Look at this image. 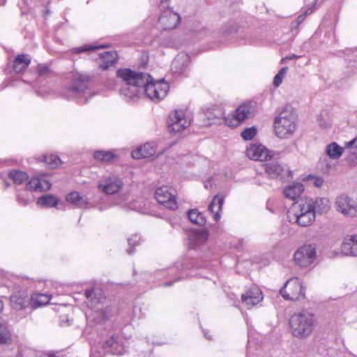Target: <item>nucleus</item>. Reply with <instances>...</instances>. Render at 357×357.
Listing matches in <instances>:
<instances>
[{"label": "nucleus", "mask_w": 357, "mask_h": 357, "mask_svg": "<svg viewBox=\"0 0 357 357\" xmlns=\"http://www.w3.org/2000/svg\"><path fill=\"white\" fill-rule=\"evenodd\" d=\"M84 295L89 300L88 305L95 312L93 319L97 324L109 321L116 314V307L104 296L101 289H86Z\"/></svg>", "instance_id": "f257e3e1"}, {"label": "nucleus", "mask_w": 357, "mask_h": 357, "mask_svg": "<svg viewBox=\"0 0 357 357\" xmlns=\"http://www.w3.org/2000/svg\"><path fill=\"white\" fill-rule=\"evenodd\" d=\"M116 75L123 79V84L120 89V94L128 100L134 101L142 91L144 84L142 73H137L129 68L119 69Z\"/></svg>", "instance_id": "f03ea898"}, {"label": "nucleus", "mask_w": 357, "mask_h": 357, "mask_svg": "<svg viewBox=\"0 0 357 357\" xmlns=\"http://www.w3.org/2000/svg\"><path fill=\"white\" fill-rule=\"evenodd\" d=\"M315 324L314 314L307 310L294 312L289 319L292 335L299 339L310 336L315 327Z\"/></svg>", "instance_id": "7ed1b4c3"}, {"label": "nucleus", "mask_w": 357, "mask_h": 357, "mask_svg": "<svg viewBox=\"0 0 357 357\" xmlns=\"http://www.w3.org/2000/svg\"><path fill=\"white\" fill-rule=\"evenodd\" d=\"M88 83L87 77L75 74L73 76L72 83L66 87L62 95L67 99H77L80 104L86 103L89 98L92 96Z\"/></svg>", "instance_id": "20e7f679"}, {"label": "nucleus", "mask_w": 357, "mask_h": 357, "mask_svg": "<svg viewBox=\"0 0 357 357\" xmlns=\"http://www.w3.org/2000/svg\"><path fill=\"white\" fill-rule=\"evenodd\" d=\"M144 84H142L143 91L147 97L153 101H159L163 99L167 94L169 84L165 80L160 79L153 82L152 77L145 73H142Z\"/></svg>", "instance_id": "39448f33"}, {"label": "nucleus", "mask_w": 357, "mask_h": 357, "mask_svg": "<svg viewBox=\"0 0 357 357\" xmlns=\"http://www.w3.org/2000/svg\"><path fill=\"white\" fill-rule=\"evenodd\" d=\"M296 119L295 113H280L274 121L275 135L280 138H287L292 135L296 128Z\"/></svg>", "instance_id": "423d86ee"}, {"label": "nucleus", "mask_w": 357, "mask_h": 357, "mask_svg": "<svg viewBox=\"0 0 357 357\" xmlns=\"http://www.w3.org/2000/svg\"><path fill=\"white\" fill-rule=\"evenodd\" d=\"M305 288L298 278L288 280L280 290L281 296L289 301H298L305 298Z\"/></svg>", "instance_id": "0eeeda50"}, {"label": "nucleus", "mask_w": 357, "mask_h": 357, "mask_svg": "<svg viewBox=\"0 0 357 357\" xmlns=\"http://www.w3.org/2000/svg\"><path fill=\"white\" fill-rule=\"evenodd\" d=\"M316 249L314 244H305L298 248L294 255L296 264L301 267L310 266L315 259Z\"/></svg>", "instance_id": "6e6552de"}, {"label": "nucleus", "mask_w": 357, "mask_h": 357, "mask_svg": "<svg viewBox=\"0 0 357 357\" xmlns=\"http://www.w3.org/2000/svg\"><path fill=\"white\" fill-rule=\"evenodd\" d=\"M176 191L168 186H162L156 189L155 198L158 203L170 210H176L178 204L176 199Z\"/></svg>", "instance_id": "1a4fd4ad"}, {"label": "nucleus", "mask_w": 357, "mask_h": 357, "mask_svg": "<svg viewBox=\"0 0 357 357\" xmlns=\"http://www.w3.org/2000/svg\"><path fill=\"white\" fill-rule=\"evenodd\" d=\"M185 113H170L167 119V129L169 132L177 133L186 128L191 123V119Z\"/></svg>", "instance_id": "9d476101"}, {"label": "nucleus", "mask_w": 357, "mask_h": 357, "mask_svg": "<svg viewBox=\"0 0 357 357\" xmlns=\"http://www.w3.org/2000/svg\"><path fill=\"white\" fill-rule=\"evenodd\" d=\"M337 210L346 216L357 215V204L356 202L347 196L338 197L335 202Z\"/></svg>", "instance_id": "9b49d317"}, {"label": "nucleus", "mask_w": 357, "mask_h": 357, "mask_svg": "<svg viewBox=\"0 0 357 357\" xmlns=\"http://www.w3.org/2000/svg\"><path fill=\"white\" fill-rule=\"evenodd\" d=\"M180 21V15L172 10H164L158 19L159 24L164 30L174 29Z\"/></svg>", "instance_id": "f8f14e48"}, {"label": "nucleus", "mask_w": 357, "mask_h": 357, "mask_svg": "<svg viewBox=\"0 0 357 357\" xmlns=\"http://www.w3.org/2000/svg\"><path fill=\"white\" fill-rule=\"evenodd\" d=\"M271 151L262 144H250L246 149L247 156L253 160L264 161L272 158Z\"/></svg>", "instance_id": "ddd939ff"}, {"label": "nucleus", "mask_w": 357, "mask_h": 357, "mask_svg": "<svg viewBox=\"0 0 357 357\" xmlns=\"http://www.w3.org/2000/svg\"><path fill=\"white\" fill-rule=\"evenodd\" d=\"M10 305L13 309L19 311L31 306V298H29L24 291H17L10 296Z\"/></svg>", "instance_id": "4468645a"}, {"label": "nucleus", "mask_w": 357, "mask_h": 357, "mask_svg": "<svg viewBox=\"0 0 357 357\" xmlns=\"http://www.w3.org/2000/svg\"><path fill=\"white\" fill-rule=\"evenodd\" d=\"M263 299L262 292L257 287H252L241 296V300L248 309L257 305Z\"/></svg>", "instance_id": "2eb2a0df"}, {"label": "nucleus", "mask_w": 357, "mask_h": 357, "mask_svg": "<svg viewBox=\"0 0 357 357\" xmlns=\"http://www.w3.org/2000/svg\"><path fill=\"white\" fill-rule=\"evenodd\" d=\"M118 61L117 52L115 51H107L99 54L96 59L98 68L102 70H107L110 66H114Z\"/></svg>", "instance_id": "dca6fc26"}, {"label": "nucleus", "mask_w": 357, "mask_h": 357, "mask_svg": "<svg viewBox=\"0 0 357 357\" xmlns=\"http://www.w3.org/2000/svg\"><path fill=\"white\" fill-rule=\"evenodd\" d=\"M123 185L121 180L116 177H108L105 178L102 183L99 184V188H101L105 194L113 195L118 192Z\"/></svg>", "instance_id": "f3484780"}, {"label": "nucleus", "mask_w": 357, "mask_h": 357, "mask_svg": "<svg viewBox=\"0 0 357 357\" xmlns=\"http://www.w3.org/2000/svg\"><path fill=\"white\" fill-rule=\"evenodd\" d=\"M119 336L115 333L109 334V338L102 342L101 347L107 353L114 355L121 354V349L119 342Z\"/></svg>", "instance_id": "a211bd4d"}, {"label": "nucleus", "mask_w": 357, "mask_h": 357, "mask_svg": "<svg viewBox=\"0 0 357 357\" xmlns=\"http://www.w3.org/2000/svg\"><path fill=\"white\" fill-rule=\"evenodd\" d=\"M222 121L229 127H236L250 117V113H218Z\"/></svg>", "instance_id": "6ab92c4d"}, {"label": "nucleus", "mask_w": 357, "mask_h": 357, "mask_svg": "<svg viewBox=\"0 0 357 357\" xmlns=\"http://www.w3.org/2000/svg\"><path fill=\"white\" fill-rule=\"evenodd\" d=\"M190 62V56L184 52L179 53L172 63V70L174 73L182 74Z\"/></svg>", "instance_id": "aec40b11"}, {"label": "nucleus", "mask_w": 357, "mask_h": 357, "mask_svg": "<svg viewBox=\"0 0 357 357\" xmlns=\"http://www.w3.org/2000/svg\"><path fill=\"white\" fill-rule=\"evenodd\" d=\"M341 250L346 256L357 257V234L345 238L342 243Z\"/></svg>", "instance_id": "412c9836"}, {"label": "nucleus", "mask_w": 357, "mask_h": 357, "mask_svg": "<svg viewBox=\"0 0 357 357\" xmlns=\"http://www.w3.org/2000/svg\"><path fill=\"white\" fill-rule=\"evenodd\" d=\"M155 146L153 144L147 142L143 146H139L132 151V157L134 159L139 160L142 158H149L155 155Z\"/></svg>", "instance_id": "4be33fe9"}, {"label": "nucleus", "mask_w": 357, "mask_h": 357, "mask_svg": "<svg viewBox=\"0 0 357 357\" xmlns=\"http://www.w3.org/2000/svg\"><path fill=\"white\" fill-rule=\"evenodd\" d=\"M208 238V231L206 229H200L192 231L189 236L190 246L195 249L199 245L205 243Z\"/></svg>", "instance_id": "5701e85b"}, {"label": "nucleus", "mask_w": 357, "mask_h": 357, "mask_svg": "<svg viewBox=\"0 0 357 357\" xmlns=\"http://www.w3.org/2000/svg\"><path fill=\"white\" fill-rule=\"evenodd\" d=\"M30 63L31 58L29 55L17 54L13 61V69L16 73H20L29 66Z\"/></svg>", "instance_id": "b1692460"}, {"label": "nucleus", "mask_w": 357, "mask_h": 357, "mask_svg": "<svg viewBox=\"0 0 357 357\" xmlns=\"http://www.w3.org/2000/svg\"><path fill=\"white\" fill-rule=\"evenodd\" d=\"M224 199L223 196L215 195L208 205V209L211 213H214L213 218L215 221H218L220 218V211H222Z\"/></svg>", "instance_id": "393cba45"}, {"label": "nucleus", "mask_w": 357, "mask_h": 357, "mask_svg": "<svg viewBox=\"0 0 357 357\" xmlns=\"http://www.w3.org/2000/svg\"><path fill=\"white\" fill-rule=\"evenodd\" d=\"M311 206L313 208L314 213L322 214L326 213L329 208V201L326 198L317 197L315 199L310 198Z\"/></svg>", "instance_id": "a878e982"}, {"label": "nucleus", "mask_w": 357, "mask_h": 357, "mask_svg": "<svg viewBox=\"0 0 357 357\" xmlns=\"http://www.w3.org/2000/svg\"><path fill=\"white\" fill-rule=\"evenodd\" d=\"M304 190V186L301 183H294L284 189V195L287 198L294 200L299 197Z\"/></svg>", "instance_id": "bb28decb"}, {"label": "nucleus", "mask_w": 357, "mask_h": 357, "mask_svg": "<svg viewBox=\"0 0 357 357\" xmlns=\"http://www.w3.org/2000/svg\"><path fill=\"white\" fill-rule=\"evenodd\" d=\"M262 168L268 176L273 178H278L284 171L283 167L278 162H266Z\"/></svg>", "instance_id": "cd10ccee"}, {"label": "nucleus", "mask_w": 357, "mask_h": 357, "mask_svg": "<svg viewBox=\"0 0 357 357\" xmlns=\"http://www.w3.org/2000/svg\"><path fill=\"white\" fill-rule=\"evenodd\" d=\"M296 222L301 227H307L310 225L314 220L316 215L313 211H307L304 213H294Z\"/></svg>", "instance_id": "c85d7f7f"}, {"label": "nucleus", "mask_w": 357, "mask_h": 357, "mask_svg": "<svg viewBox=\"0 0 357 357\" xmlns=\"http://www.w3.org/2000/svg\"><path fill=\"white\" fill-rule=\"evenodd\" d=\"M346 149H349L350 155L348 157V162L353 166L357 165V137L344 144Z\"/></svg>", "instance_id": "c756f323"}, {"label": "nucleus", "mask_w": 357, "mask_h": 357, "mask_svg": "<svg viewBox=\"0 0 357 357\" xmlns=\"http://www.w3.org/2000/svg\"><path fill=\"white\" fill-rule=\"evenodd\" d=\"M8 176L13 181L14 184L18 185L24 183L29 178V175L26 172L19 169L10 170L8 174Z\"/></svg>", "instance_id": "7c9ffc66"}, {"label": "nucleus", "mask_w": 357, "mask_h": 357, "mask_svg": "<svg viewBox=\"0 0 357 357\" xmlns=\"http://www.w3.org/2000/svg\"><path fill=\"white\" fill-rule=\"evenodd\" d=\"M93 158L100 162H111L117 159L118 155L109 151L98 150L93 153Z\"/></svg>", "instance_id": "2f4dec72"}, {"label": "nucleus", "mask_w": 357, "mask_h": 357, "mask_svg": "<svg viewBox=\"0 0 357 357\" xmlns=\"http://www.w3.org/2000/svg\"><path fill=\"white\" fill-rule=\"evenodd\" d=\"M187 214L190 221L195 225L202 226L206 222V219L204 214L200 213L197 208L190 209Z\"/></svg>", "instance_id": "473e14b6"}, {"label": "nucleus", "mask_w": 357, "mask_h": 357, "mask_svg": "<svg viewBox=\"0 0 357 357\" xmlns=\"http://www.w3.org/2000/svg\"><path fill=\"white\" fill-rule=\"evenodd\" d=\"M58 203L59 199L52 194L43 195L39 197L37 201L38 205L46 208L55 207L57 206Z\"/></svg>", "instance_id": "72a5a7b5"}, {"label": "nucleus", "mask_w": 357, "mask_h": 357, "mask_svg": "<svg viewBox=\"0 0 357 357\" xmlns=\"http://www.w3.org/2000/svg\"><path fill=\"white\" fill-rule=\"evenodd\" d=\"M344 148L336 142H332L326 146V153L331 159H339L343 153Z\"/></svg>", "instance_id": "f704fd0d"}, {"label": "nucleus", "mask_w": 357, "mask_h": 357, "mask_svg": "<svg viewBox=\"0 0 357 357\" xmlns=\"http://www.w3.org/2000/svg\"><path fill=\"white\" fill-rule=\"evenodd\" d=\"M50 301V297L46 294H38L36 297H31V308L36 309L39 307L47 304Z\"/></svg>", "instance_id": "c9c22d12"}, {"label": "nucleus", "mask_w": 357, "mask_h": 357, "mask_svg": "<svg viewBox=\"0 0 357 357\" xmlns=\"http://www.w3.org/2000/svg\"><path fill=\"white\" fill-rule=\"evenodd\" d=\"M298 208L295 213H304L308 211H313V208L311 206L310 198H306L305 201L296 203L293 208V210Z\"/></svg>", "instance_id": "e433bc0d"}, {"label": "nucleus", "mask_w": 357, "mask_h": 357, "mask_svg": "<svg viewBox=\"0 0 357 357\" xmlns=\"http://www.w3.org/2000/svg\"><path fill=\"white\" fill-rule=\"evenodd\" d=\"M140 236L137 234H133L128 238V243L129 248L126 249L128 255H132L135 253V248L140 244Z\"/></svg>", "instance_id": "4c0bfd02"}, {"label": "nucleus", "mask_w": 357, "mask_h": 357, "mask_svg": "<svg viewBox=\"0 0 357 357\" xmlns=\"http://www.w3.org/2000/svg\"><path fill=\"white\" fill-rule=\"evenodd\" d=\"M43 160L50 168H56L61 164L60 158L55 155L50 154L43 156Z\"/></svg>", "instance_id": "58836bf2"}, {"label": "nucleus", "mask_w": 357, "mask_h": 357, "mask_svg": "<svg viewBox=\"0 0 357 357\" xmlns=\"http://www.w3.org/2000/svg\"><path fill=\"white\" fill-rule=\"evenodd\" d=\"M256 102L252 100L245 101L239 105L233 112H254L255 109Z\"/></svg>", "instance_id": "ea45409f"}, {"label": "nucleus", "mask_w": 357, "mask_h": 357, "mask_svg": "<svg viewBox=\"0 0 357 357\" xmlns=\"http://www.w3.org/2000/svg\"><path fill=\"white\" fill-rule=\"evenodd\" d=\"M41 180L37 178H32L26 184V189L33 191H41Z\"/></svg>", "instance_id": "a19ab883"}, {"label": "nucleus", "mask_w": 357, "mask_h": 357, "mask_svg": "<svg viewBox=\"0 0 357 357\" xmlns=\"http://www.w3.org/2000/svg\"><path fill=\"white\" fill-rule=\"evenodd\" d=\"M257 130L255 126L247 128L242 131L241 135L245 140H252L257 135Z\"/></svg>", "instance_id": "79ce46f5"}, {"label": "nucleus", "mask_w": 357, "mask_h": 357, "mask_svg": "<svg viewBox=\"0 0 357 357\" xmlns=\"http://www.w3.org/2000/svg\"><path fill=\"white\" fill-rule=\"evenodd\" d=\"M10 340V333L7 327L0 324V344H6Z\"/></svg>", "instance_id": "37998d69"}, {"label": "nucleus", "mask_w": 357, "mask_h": 357, "mask_svg": "<svg viewBox=\"0 0 357 357\" xmlns=\"http://www.w3.org/2000/svg\"><path fill=\"white\" fill-rule=\"evenodd\" d=\"M238 25L234 22H229L225 25V27L222 30L223 35H230L233 33H235L238 30Z\"/></svg>", "instance_id": "c03bdc74"}, {"label": "nucleus", "mask_w": 357, "mask_h": 357, "mask_svg": "<svg viewBox=\"0 0 357 357\" xmlns=\"http://www.w3.org/2000/svg\"><path fill=\"white\" fill-rule=\"evenodd\" d=\"M99 47L98 46H93V45H83L81 47H75L72 50V52L73 54H80L82 52H85L87 51H93L95 50L98 49Z\"/></svg>", "instance_id": "a18cd8bd"}, {"label": "nucleus", "mask_w": 357, "mask_h": 357, "mask_svg": "<svg viewBox=\"0 0 357 357\" xmlns=\"http://www.w3.org/2000/svg\"><path fill=\"white\" fill-rule=\"evenodd\" d=\"M81 197L77 192H71L66 195V199L68 202L71 203L75 206L79 200L81 199Z\"/></svg>", "instance_id": "49530a36"}, {"label": "nucleus", "mask_w": 357, "mask_h": 357, "mask_svg": "<svg viewBox=\"0 0 357 357\" xmlns=\"http://www.w3.org/2000/svg\"><path fill=\"white\" fill-rule=\"evenodd\" d=\"M317 121L321 128H326L331 124L330 119L328 117L324 116L322 114L319 115Z\"/></svg>", "instance_id": "de8ad7c7"}, {"label": "nucleus", "mask_w": 357, "mask_h": 357, "mask_svg": "<svg viewBox=\"0 0 357 357\" xmlns=\"http://www.w3.org/2000/svg\"><path fill=\"white\" fill-rule=\"evenodd\" d=\"M169 1H170V0H162L160 1L158 7H159V9H160L161 13H162L164 12V10H172L169 8Z\"/></svg>", "instance_id": "09e8293b"}, {"label": "nucleus", "mask_w": 357, "mask_h": 357, "mask_svg": "<svg viewBox=\"0 0 357 357\" xmlns=\"http://www.w3.org/2000/svg\"><path fill=\"white\" fill-rule=\"evenodd\" d=\"M284 75H283L282 74V73H280L278 72L274 77L273 78V85L275 86V87H278L282 82V79H283V77H284Z\"/></svg>", "instance_id": "8fccbe9b"}, {"label": "nucleus", "mask_w": 357, "mask_h": 357, "mask_svg": "<svg viewBox=\"0 0 357 357\" xmlns=\"http://www.w3.org/2000/svg\"><path fill=\"white\" fill-rule=\"evenodd\" d=\"M50 71V68L45 65H38L37 68V72L39 75L43 76L47 74Z\"/></svg>", "instance_id": "3c124183"}, {"label": "nucleus", "mask_w": 357, "mask_h": 357, "mask_svg": "<svg viewBox=\"0 0 357 357\" xmlns=\"http://www.w3.org/2000/svg\"><path fill=\"white\" fill-rule=\"evenodd\" d=\"M24 192H26V190L22 192L21 194H17V202L22 205H26L29 203L28 199L26 198L25 195H24Z\"/></svg>", "instance_id": "603ef678"}, {"label": "nucleus", "mask_w": 357, "mask_h": 357, "mask_svg": "<svg viewBox=\"0 0 357 357\" xmlns=\"http://www.w3.org/2000/svg\"><path fill=\"white\" fill-rule=\"evenodd\" d=\"M89 204L87 198L81 197V199L79 200L77 204L75 206L78 208H85Z\"/></svg>", "instance_id": "864d4df0"}, {"label": "nucleus", "mask_w": 357, "mask_h": 357, "mask_svg": "<svg viewBox=\"0 0 357 357\" xmlns=\"http://www.w3.org/2000/svg\"><path fill=\"white\" fill-rule=\"evenodd\" d=\"M41 180V191L48 190L51 188L52 184L50 181L45 180V179H40Z\"/></svg>", "instance_id": "5fc2aeb1"}, {"label": "nucleus", "mask_w": 357, "mask_h": 357, "mask_svg": "<svg viewBox=\"0 0 357 357\" xmlns=\"http://www.w3.org/2000/svg\"><path fill=\"white\" fill-rule=\"evenodd\" d=\"M305 19V15H303V13L302 14H300L296 21H295V23H296V25H295V27H297Z\"/></svg>", "instance_id": "6e6d98bb"}, {"label": "nucleus", "mask_w": 357, "mask_h": 357, "mask_svg": "<svg viewBox=\"0 0 357 357\" xmlns=\"http://www.w3.org/2000/svg\"><path fill=\"white\" fill-rule=\"evenodd\" d=\"M324 184V179L321 177H317L314 181V185L316 187H321Z\"/></svg>", "instance_id": "4d7b16f0"}, {"label": "nucleus", "mask_w": 357, "mask_h": 357, "mask_svg": "<svg viewBox=\"0 0 357 357\" xmlns=\"http://www.w3.org/2000/svg\"><path fill=\"white\" fill-rule=\"evenodd\" d=\"M296 107H294L291 105L288 104L283 107V109H282L281 112H294V110H296Z\"/></svg>", "instance_id": "13d9d810"}, {"label": "nucleus", "mask_w": 357, "mask_h": 357, "mask_svg": "<svg viewBox=\"0 0 357 357\" xmlns=\"http://www.w3.org/2000/svg\"><path fill=\"white\" fill-rule=\"evenodd\" d=\"M314 9V6L307 8L305 10V11L303 12V14L305 15V17H306L307 15H309L313 13Z\"/></svg>", "instance_id": "bf43d9fd"}, {"label": "nucleus", "mask_w": 357, "mask_h": 357, "mask_svg": "<svg viewBox=\"0 0 357 357\" xmlns=\"http://www.w3.org/2000/svg\"><path fill=\"white\" fill-rule=\"evenodd\" d=\"M300 56H298V55H296V54H291V55H289V56H287L286 57L282 59V61H284L285 60H291V59H298L299 58Z\"/></svg>", "instance_id": "052dcab7"}, {"label": "nucleus", "mask_w": 357, "mask_h": 357, "mask_svg": "<svg viewBox=\"0 0 357 357\" xmlns=\"http://www.w3.org/2000/svg\"><path fill=\"white\" fill-rule=\"evenodd\" d=\"M49 357H63V356L59 355V352L49 351Z\"/></svg>", "instance_id": "680f3d73"}, {"label": "nucleus", "mask_w": 357, "mask_h": 357, "mask_svg": "<svg viewBox=\"0 0 357 357\" xmlns=\"http://www.w3.org/2000/svg\"><path fill=\"white\" fill-rule=\"evenodd\" d=\"M287 70H288V68H287V67H283V68H282L279 70V72H280V73H282V74L283 75H285V73H286V72L287 71Z\"/></svg>", "instance_id": "e2e57ef3"}, {"label": "nucleus", "mask_w": 357, "mask_h": 357, "mask_svg": "<svg viewBox=\"0 0 357 357\" xmlns=\"http://www.w3.org/2000/svg\"><path fill=\"white\" fill-rule=\"evenodd\" d=\"M188 107L178 108V109H175L173 112H185V110H188Z\"/></svg>", "instance_id": "0e129e2a"}, {"label": "nucleus", "mask_w": 357, "mask_h": 357, "mask_svg": "<svg viewBox=\"0 0 357 357\" xmlns=\"http://www.w3.org/2000/svg\"><path fill=\"white\" fill-rule=\"evenodd\" d=\"M4 185H5V188H5V189H7L8 188H9V187H10V183H9L8 181H4Z\"/></svg>", "instance_id": "69168bd1"}, {"label": "nucleus", "mask_w": 357, "mask_h": 357, "mask_svg": "<svg viewBox=\"0 0 357 357\" xmlns=\"http://www.w3.org/2000/svg\"><path fill=\"white\" fill-rule=\"evenodd\" d=\"M3 302L1 301H0V312L3 310Z\"/></svg>", "instance_id": "338daca9"}, {"label": "nucleus", "mask_w": 357, "mask_h": 357, "mask_svg": "<svg viewBox=\"0 0 357 357\" xmlns=\"http://www.w3.org/2000/svg\"><path fill=\"white\" fill-rule=\"evenodd\" d=\"M38 357H49V352H47V354H45L44 355L39 356Z\"/></svg>", "instance_id": "774afa93"}]
</instances>
